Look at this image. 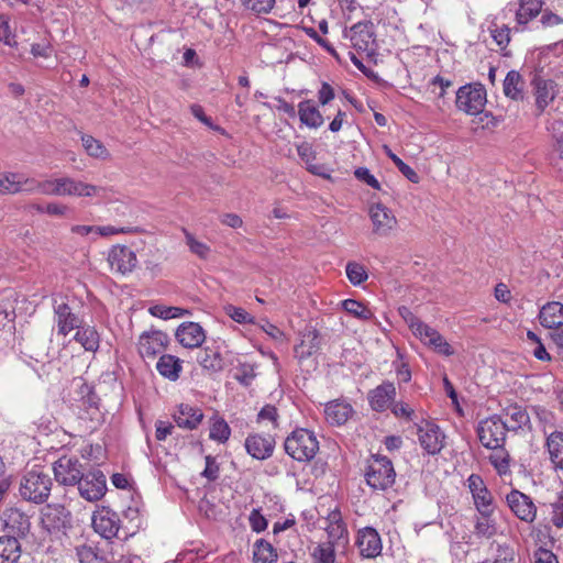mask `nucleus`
I'll return each mask as SVG.
<instances>
[{
    "instance_id": "57",
    "label": "nucleus",
    "mask_w": 563,
    "mask_h": 563,
    "mask_svg": "<svg viewBox=\"0 0 563 563\" xmlns=\"http://www.w3.org/2000/svg\"><path fill=\"white\" fill-rule=\"evenodd\" d=\"M93 240L98 236H111L117 234H125L133 232L132 228L129 227H113V225H95Z\"/></svg>"
},
{
    "instance_id": "25",
    "label": "nucleus",
    "mask_w": 563,
    "mask_h": 563,
    "mask_svg": "<svg viewBox=\"0 0 563 563\" xmlns=\"http://www.w3.org/2000/svg\"><path fill=\"white\" fill-rule=\"evenodd\" d=\"M202 411L194 406L181 404L177 411L174 413V419L178 427L192 430L196 429L202 421Z\"/></svg>"
},
{
    "instance_id": "49",
    "label": "nucleus",
    "mask_w": 563,
    "mask_h": 563,
    "mask_svg": "<svg viewBox=\"0 0 563 563\" xmlns=\"http://www.w3.org/2000/svg\"><path fill=\"white\" fill-rule=\"evenodd\" d=\"M230 434L231 429L229 424L223 419H214L210 427V439L216 440L220 443H224L230 438Z\"/></svg>"
},
{
    "instance_id": "41",
    "label": "nucleus",
    "mask_w": 563,
    "mask_h": 563,
    "mask_svg": "<svg viewBox=\"0 0 563 563\" xmlns=\"http://www.w3.org/2000/svg\"><path fill=\"white\" fill-rule=\"evenodd\" d=\"M81 141L89 156L100 159H107L110 156L106 146L91 135H82Z\"/></svg>"
},
{
    "instance_id": "43",
    "label": "nucleus",
    "mask_w": 563,
    "mask_h": 563,
    "mask_svg": "<svg viewBox=\"0 0 563 563\" xmlns=\"http://www.w3.org/2000/svg\"><path fill=\"white\" fill-rule=\"evenodd\" d=\"M313 563H334L335 550L332 542H323L318 544L312 553Z\"/></svg>"
},
{
    "instance_id": "27",
    "label": "nucleus",
    "mask_w": 563,
    "mask_h": 563,
    "mask_svg": "<svg viewBox=\"0 0 563 563\" xmlns=\"http://www.w3.org/2000/svg\"><path fill=\"white\" fill-rule=\"evenodd\" d=\"M540 323L547 329H559L563 325V303L551 301L545 303L539 312Z\"/></svg>"
},
{
    "instance_id": "38",
    "label": "nucleus",
    "mask_w": 563,
    "mask_h": 563,
    "mask_svg": "<svg viewBox=\"0 0 563 563\" xmlns=\"http://www.w3.org/2000/svg\"><path fill=\"white\" fill-rule=\"evenodd\" d=\"M547 446L551 461L563 470V432H552L548 437Z\"/></svg>"
},
{
    "instance_id": "45",
    "label": "nucleus",
    "mask_w": 563,
    "mask_h": 563,
    "mask_svg": "<svg viewBox=\"0 0 563 563\" xmlns=\"http://www.w3.org/2000/svg\"><path fill=\"white\" fill-rule=\"evenodd\" d=\"M76 555L79 563H104L106 559L98 552V549L82 544L76 548Z\"/></svg>"
},
{
    "instance_id": "24",
    "label": "nucleus",
    "mask_w": 563,
    "mask_h": 563,
    "mask_svg": "<svg viewBox=\"0 0 563 563\" xmlns=\"http://www.w3.org/2000/svg\"><path fill=\"white\" fill-rule=\"evenodd\" d=\"M245 449L247 453L257 460L268 459L274 451V440L260 434L249 435L245 440Z\"/></svg>"
},
{
    "instance_id": "36",
    "label": "nucleus",
    "mask_w": 563,
    "mask_h": 563,
    "mask_svg": "<svg viewBox=\"0 0 563 563\" xmlns=\"http://www.w3.org/2000/svg\"><path fill=\"white\" fill-rule=\"evenodd\" d=\"M278 555L275 548L264 539L257 540L253 545L254 563H277Z\"/></svg>"
},
{
    "instance_id": "37",
    "label": "nucleus",
    "mask_w": 563,
    "mask_h": 563,
    "mask_svg": "<svg viewBox=\"0 0 563 563\" xmlns=\"http://www.w3.org/2000/svg\"><path fill=\"white\" fill-rule=\"evenodd\" d=\"M75 340L80 343L86 351L95 352L99 347V333L90 325H80L75 334Z\"/></svg>"
},
{
    "instance_id": "29",
    "label": "nucleus",
    "mask_w": 563,
    "mask_h": 563,
    "mask_svg": "<svg viewBox=\"0 0 563 563\" xmlns=\"http://www.w3.org/2000/svg\"><path fill=\"white\" fill-rule=\"evenodd\" d=\"M157 372L170 382H176L183 371V361L170 354H163L156 363Z\"/></svg>"
},
{
    "instance_id": "58",
    "label": "nucleus",
    "mask_w": 563,
    "mask_h": 563,
    "mask_svg": "<svg viewBox=\"0 0 563 563\" xmlns=\"http://www.w3.org/2000/svg\"><path fill=\"white\" fill-rule=\"evenodd\" d=\"M428 346L431 347L435 353L444 356H451L454 354V349L440 333L430 342Z\"/></svg>"
},
{
    "instance_id": "8",
    "label": "nucleus",
    "mask_w": 563,
    "mask_h": 563,
    "mask_svg": "<svg viewBox=\"0 0 563 563\" xmlns=\"http://www.w3.org/2000/svg\"><path fill=\"white\" fill-rule=\"evenodd\" d=\"M76 485L80 497L90 503L100 500L107 492V479L101 471L84 474Z\"/></svg>"
},
{
    "instance_id": "60",
    "label": "nucleus",
    "mask_w": 563,
    "mask_h": 563,
    "mask_svg": "<svg viewBox=\"0 0 563 563\" xmlns=\"http://www.w3.org/2000/svg\"><path fill=\"white\" fill-rule=\"evenodd\" d=\"M0 42H3L8 46H14L15 40L10 30L9 20L4 16H0Z\"/></svg>"
},
{
    "instance_id": "48",
    "label": "nucleus",
    "mask_w": 563,
    "mask_h": 563,
    "mask_svg": "<svg viewBox=\"0 0 563 563\" xmlns=\"http://www.w3.org/2000/svg\"><path fill=\"white\" fill-rule=\"evenodd\" d=\"M496 522L492 515H481L475 522V533L479 537L492 538L496 533Z\"/></svg>"
},
{
    "instance_id": "42",
    "label": "nucleus",
    "mask_w": 563,
    "mask_h": 563,
    "mask_svg": "<svg viewBox=\"0 0 563 563\" xmlns=\"http://www.w3.org/2000/svg\"><path fill=\"white\" fill-rule=\"evenodd\" d=\"M489 449L493 451L489 455L490 463L499 474H506L509 471V453L505 450L504 445Z\"/></svg>"
},
{
    "instance_id": "26",
    "label": "nucleus",
    "mask_w": 563,
    "mask_h": 563,
    "mask_svg": "<svg viewBox=\"0 0 563 563\" xmlns=\"http://www.w3.org/2000/svg\"><path fill=\"white\" fill-rule=\"evenodd\" d=\"M352 406L340 400L329 401L324 408L325 420L333 426L344 424L352 416Z\"/></svg>"
},
{
    "instance_id": "19",
    "label": "nucleus",
    "mask_w": 563,
    "mask_h": 563,
    "mask_svg": "<svg viewBox=\"0 0 563 563\" xmlns=\"http://www.w3.org/2000/svg\"><path fill=\"white\" fill-rule=\"evenodd\" d=\"M55 322L58 334L66 336L73 330L79 329L82 320L76 314L65 301L54 302Z\"/></svg>"
},
{
    "instance_id": "18",
    "label": "nucleus",
    "mask_w": 563,
    "mask_h": 563,
    "mask_svg": "<svg viewBox=\"0 0 563 563\" xmlns=\"http://www.w3.org/2000/svg\"><path fill=\"white\" fill-rule=\"evenodd\" d=\"M346 37L350 38L352 46L358 52L368 55L375 52V37L371 23L354 24L346 34Z\"/></svg>"
},
{
    "instance_id": "31",
    "label": "nucleus",
    "mask_w": 563,
    "mask_h": 563,
    "mask_svg": "<svg viewBox=\"0 0 563 563\" xmlns=\"http://www.w3.org/2000/svg\"><path fill=\"white\" fill-rule=\"evenodd\" d=\"M536 106L539 112H542L554 99V85L550 80L536 78L533 80Z\"/></svg>"
},
{
    "instance_id": "2",
    "label": "nucleus",
    "mask_w": 563,
    "mask_h": 563,
    "mask_svg": "<svg viewBox=\"0 0 563 563\" xmlns=\"http://www.w3.org/2000/svg\"><path fill=\"white\" fill-rule=\"evenodd\" d=\"M52 479L48 474L42 471L27 472L20 485L21 496L35 504L44 503L51 493Z\"/></svg>"
},
{
    "instance_id": "4",
    "label": "nucleus",
    "mask_w": 563,
    "mask_h": 563,
    "mask_svg": "<svg viewBox=\"0 0 563 563\" xmlns=\"http://www.w3.org/2000/svg\"><path fill=\"white\" fill-rule=\"evenodd\" d=\"M486 102V90L481 84H468L460 87L456 91V107L466 114L482 113Z\"/></svg>"
},
{
    "instance_id": "40",
    "label": "nucleus",
    "mask_w": 563,
    "mask_h": 563,
    "mask_svg": "<svg viewBox=\"0 0 563 563\" xmlns=\"http://www.w3.org/2000/svg\"><path fill=\"white\" fill-rule=\"evenodd\" d=\"M153 317H157L164 320L176 319L184 316L190 314L189 310L179 307H172L165 305H155L148 309Z\"/></svg>"
},
{
    "instance_id": "11",
    "label": "nucleus",
    "mask_w": 563,
    "mask_h": 563,
    "mask_svg": "<svg viewBox=\"0 0 563 563\" xmlns=\"http://www.w3.org/2000/svg\"><path fill=\"white\" fill-rule=\"evenodd\" d=\"M419 443L428 454H438L443 448L444 434L440 428L427 420L416 422Z\"/></svg>"
},
{
    "instance_id": "22",
    "label": "nucleus",
    "mask_w": 563,
    "mask_h": 563,
    "mask_svg": "<svg viewBox=\"0 0 563 563\" xmlns=\"http://www.w3.org/2000/svg\"><path fill=\"white\" fill-rule=\"evenodd\" d=\"M33 187L34 179L27 178L23 174L8 173L0 175V194L2 195H14Z\"/></svg>"
},
{
    "instance_id": "47",
    "label": "nucleus",
    "mask_w": 563,
    "mask_h": 563,
    "mask_svg": "<svg viewBox=\"0 0 563 563\" xmlns=\"http://www.w3.org/2000/svg\"><path fill=\"white\" fill-rule=\"evenodd\" d=\"M346 277L354 286H358L368 278L367 271L364 265L357 262H349L345 267Z\"/></svg>"
},
{
    "instance_id": "7",
    "label": "nucleus",
    "mask_w": 563,
    "mask_h": 563,
    "mask_svg": "<svg viewBox=\"0 0 563 563\" xmlns=\"http://www.w3.org/2000/svg\"><path fill=\"white\" fill-rule=\"evenodd\" d=\"M91 525L96 533L110 540L118 536L121 520L119 515L109 507H99L92 514Z\"/></svg>"
},
{
    "instance_id": "33",
    "label": "nucleus",
    "mask_w": 563,
    "mask_h": 563,
    "mask_svg": "<svg viewBox=\"0 0 563 563\" xmlns=\"http://www.w3.org/2000/svg\"><path fill=\"white\" fill-rule=\"evenodd\" d=\"M21 545L14 537H0V563H18Z\"/></svg>"
},
{
    "instance_id": "17",
    "label": "nucleus",
    "mask_w": 563,
    "mask_h": 563,
    "mask_svg": "<svg viewBox=\"0 0 563 563\" xmlns=\"http://www.w3.org/2000/svg\"><path fill=\"white\" fill-rule=\"evenodd\" d=\"M168 344V335L159 330L144 332L139 339V353L143 358H154Z\"/></svg>"
},
{
    "instance_id": "39",
    "label": "nucleus",
    "mask_w": 563,
    "mask_h": 563,
    "mask_svg": "<svg viewBox=\"0 0 563 563\" xmlns=\"http://www.w3.org/2000/svg\"><path fill=\"white\" fill-rule=\"evenodd\" d=\"M199 364L209 371L218 372L223 368V360L221 354L212 349H205L198 356Z\"/></svg>"
},
{
    "instance_id": "15",
    "label": "nucleus",
    "mask_w": 563,
    "mask_h": 563,
    "mask_svg": "<svg viewBox=\"0 0 563 563\" xmlns=\"http://www.w3.org/2000/svg\"><path fill=\"white\" fill-rule=\"evenodd\" d=\"M7 537L24 538L31 528L30 518L18 508H8L1 516Z\"/></svg>"
},
{
    "instance_id": "5",
    "label": "nucleus",
    "mask_w": 563,
    "mask_h": 563,
    "mask_svg": "<svg viewBox=\"0 0 563 563\" xmlns=\"http://www.w3.org/2000/svg\"><path fill=\"white\" fill-rule=\"evenodd\" d=\"M509 429L500 416L494 415L482 420L477 427L479 442L485 448H497L505 444L506 434Z\"/></svg>"
},
{
    "instance_id": "28",
    "label": "nucleus",
    "mask_w": 563,
    "mask_h": 563,
    "mask_svg": "<svg viewBox=\"0 0 563 563\" xmlns=\"http://www.w3.org/2000/svg\"><path fill=\"white\" fill-rule=\"evenodd\" d=\"M78 418L89 423L86 426L87 429H96L101 421V412L97 406L95 395H88L87 398L81 399L80 411Z\"/></svg>"
},
{
    "instance_id": "61",
    "label": "nucleus",
    "mask_w": 563,
    "mask_h": 563,
    "mask_svg": "<svg viewBox=\"0 0 563 563\" xmlns=\"http://www.w3.org/2000/svg\"><path fill=\"white\" fill-rule=\"evenodd\" d=\"M355 177L364 183H366L372 188L379 190L380 184L379 181L374 177V175L371 174V172L365 167H360L354 173Z\"/></svg>"
},
{
    "instance_id": "23",
    "label": "nucleus",
    "mask_w": 563,
    "mask_h": 563,
    "mask_svg": "<svg viewBox=\"0 0 563 563\" xmlns=\"http://www.w3.org/2000/svg\"><path fill=\"white\" fill-rule=\"evenodd\" d=\"M396 396V387L393 383H384L369 393L371 407L376 411H384L390 407Z\"/></svg>"
},
{
    "instance_id": "63",
    "label": "nucleus",
    "mask_w": 563,
    "mask_h": 563,
    "mask_svg": "<svg viewBox=\"0 0 563 563\" xmlns=\"http://www.w3.org/2000/svg\"><path fill=\"white\" fill-rule=\"evenodd\" d=\"M534 563H559L556 555L552 551L543 548H539L534 552Z\"/></svg>"
},
{
    "instance_id": "21",
    "label": "nucleus",
    "mask_w": 563,
    "mask_h": 563,
    "mask_svg": "<svg viewBox=\"0 0 563 563\" xmlns=\"http://www.w3.org/2000/svg\"><path fill=\"white\" fill-rule=\"evenodd\" d=\"M175 335L177 341L186 349L199 347L206 340L205 330L196 322L181 323Z\"/></svg>"
},
{
    "instance_id": "20",
    "label": "nucleus",
    "mask_w": 563,
    "mask_h": 563,
    "mask_svg": "<svg viewBox=\"0 0 563 563\" xmlns=\"http://www.w3.org/2000/svg\"><path fill=\"white\" fill-rule=\"evenodd\" d=\"M356 545L361 555L366 559L378 556L383 549L380 537L372 527H366L358 531Z\"/></svg>"
},
{
    "instance_id": "30",
    "label": "nucleus",
    "mask_w": 563,
    "mask_h": 563,
    "mask_svg": "<svg viewBox=\"0 0 563 563\" xmlns=\"http://www.w3.org/2000/svg\"><path fill=\"white\" fill-rule=\"evenodd\" d=\"M300 122L308 128L317 129L323 124V117L311 100H303L298 104Z\"/></svg>"
},
{
    "instance_id": "54",
    "label": "nucleus",
    "mask_w": 563,
    "mask_h": 563,
    "mask_svg": "<svg viewBox=\"0 0 563 563\" xmlns=\"http://www.w3.org/2000/svg\"><path fill=\"white\" fill-rule=\"evenodd\" d=\"M490 34L494 42L503 49L510 42V30L507 25L493 24L490 26Z\"/></svg>"
},
{
    "instance_id": "59",
    "label": "nucleus",
    "mask_w": 563,
    "mask_h": 563,
    "mask_svg": "<svg viewBox=\"0 0 563 563\" xmlns=\"http://www.w3.org/2000/svg\"><path fill=\"white\" fill-rule=\"evenodd\" d=\"M206 467L202 471L201 475L206 477L208 481H216L219 477L220 467L216 462V459L211 455L206 456Z\"/></svg>"
},
{
    "instance_id": "12",
    "label": "nucleus",
    "mask_w": 563,
    "mask_h": 563,
    "mask_svg": "<svg viewBox=\"0 0 563 563\" xmlns=\"http://www.w3.org/2000/svg\"><path fill=\"white\" fill-rule=\"evenodd\" d=\"M506 501L512 514L521 521L532 523L536 520L537 506L528 495L512 489L507 494Z\"/></svg>"
},
{
    "instance_id": "13",
    "label": "nucleus",
    "mask_w": 563,
    "mask_h": 563,
    "mask_svg": "<svg viewBox=\"0 0 563 563\" xmlns=\"http://www.w3.org/2000/svg\"><path fill=\"white\" fill-rule=\"evenodd\" d=\"M107 261L111 271L125 275L137 266L136 254L126 245H113L109 252Z\"/></svg>"
},
{
    "instance_id": "50",
    "label": "nucleus",
    "mask_w": 563,
    "mask_h": 563,
    "mask_svg": "<svg viewBox=\"0 0 563 563\" xmlns=\"http://www.w3.org/2000/svg\"><path fill=\"white\" fill-rule=\"evenodd\" d=\"M186 244L188 245L191 253L198 257L206 260L210 254V247L206 243L198 241L194 234L184 229Z\"/></svg>"
},
{
    "instance_id": "35",
    "label": "nucleus",
    "mask_w": 563,
    "mask_h": 563,
    "mask_svg": "<svg viewBox=\"0 0 563 563\" xmlns=\"http://www.w3.org/2000/svg\"><path fill=\"white\" fill-rule=\"evenodd\" d=\"M525 81L521 75L516 70H510L504 80V93L512 100L523 98Z\"/></svg>"
},
{
    "instance_id": "10",
    "label": "nucleus",
    "mask_w": 563,
    "mask_h": 563,
    "mask_svg": "<svg viewBox=\"0 0 563 563\" xmlns=\"http://www.w3.org/2000/svg\"><path fill=\"white\" fill-rule=\"evenodd\" d=\"M467 487L479 515H493L495 509L494 497L485 485L483 478L477 474H471L467 478Z\"/></svg>"
},
{
    "instance_id": "1",
    "label": "nucleus",
    "mask_w": 563,
    "mask_h": 563,
    "mask_svg": "<svg viewBox=\"0 0 563 563\" xmlns=\"http://www.w3.org/2000/svg\"><path fill=\"white\" fill-rule=\"evenodd\" d=\"M286 453L298 462L311 461L319 451L316 434L303 428L294 430L284 443Z\"/></svg>"
},
{
    "instance_id": "53",
    "label": "nucleus",
    "mask_w": 563,
    "mask_h": 563,
    "mask_svg": "<svg viewBox=\"0 0 563 563\" xmlns=\"http://www.w3.org/2000/svg\"><path fill=\"white\" fill-rule=\"evenodd\" d=\"M257 422L276 428L278 426V412L275 406H264L257 415Z\"/></svg>"
},
{
    "instance_id": "62",
    "label": "nucleus",
    "mask_w": 563,
    "mask_h": 563,
    "mask_svg": "<svg viewBox=\"0 0 563 563\" xmlns=\"http://www.w3.org/2000/svg\"><path fill=\"white\" fill-rule=\"evenodd\" d=\"M249 521L252 530L255 532H262L267 528V520L257 509L252 510Z\"/></svg>"
},
{
    "instance_id": "64",
    "label": "nucleus",
    "mask_w": 563,
    "mask_h": 563,
    "mask_svg": "<svg viewBox=\"0 0 563 563\" xmlns=\"http://www.w3.org/2000/svg\"><path fill=\"white\" fill-rule=\"evenodd\" d=\"M552 507V522L555 527H563V501L559 499L551 505Z\"/></svg>"
},
{
    "instance_id": "14",
    "label": "nucleus",
    "mask_w": 563,
    "mask_h": 563,
    "mask_svg": "<svg viewBox=\"0 0 563 563\" xmlns=\"http://www.w3.org/2000/svg\"><path fill=\"white\" fill-rule=\"evenodd\" d=\"M368 214L373 224V233L377 236H388L397 227L395 214L382 203L371 206Z\"/></svg>"
},
{
    "instance_id": "52",
    "label": "nucleus",
    "mask_w": 563,
    "mask_h": 563,
    "mask_svg": "<svg viewBox=\"0 0 563 563\" xmlns=\"http://www.w3.org/2000/svg\"><path fill=\"white\" fill-rule=\"evenodd\" d=\"M388 157L395 163L401 174L412 183L419 181L418 174L406 163H404L396 154H394L387 146L384 147Z\"/></svg>"
},
{
    "instance_id": "16",
    "label": "nucleus",
    "mask_w": 563,
    "mask_h": 563,
    "mask_svg": "<svg viewBox=\"0 0 563 563\" xmlns=\"http://www.w3.org/2000/svg\"><path fill=\"white\" fill-rule=\"evenodd\" d=\"M63 196L77 198H104L106 188L71 177H62Z\"/></svg>"
},
{
    "instance_id": "44",
    "label": "nucleus",
    "mask_w": 563,
    "mask_h": 563,
    "mask_svg": "<svg viewBox=\"0 0 563 563\" xmlns=\"http://www.w3.org/2000/svg\"><path fill=\"white\" fill-rule=\"evenodd\" d=\"M341 305L347 313L360 320H369L373 318V312L357 300L345 299L341 302Z\"/></svg>"
},
{
    "instance_id": "56",
    "label": "nucleus",
    "mask_w": 563,
    "mask_h": 563,
    "mask_svg": "<svg viewBox=\"0 0 563 563\" xmlns=\"http://www.w3.org/2000/svg\"><path fill=\"white\" fill-rule=\"evenodd\" d=\"M225 313L238 323H253V317L243 308L228 305L224 307Z\"/></svg>"
},
{
    "instance_id": "51",
    "label": "nucleus",
    "mask_w": 563,
    "mask_h": 563,
    "mask_svg": "<svg viewBox=\"0 0 563 563\" xmlns=\"http://www.w3.org/2000/svg\"><path fill=\"white\" fill-rule=\"evenodd\" d=\"M242 5L256 13V14H267L269 13L274 5L276 0H240Z\"/></svg>"
},
{
    "instance_id": "6",
    "label": "nucleus",
    "mask_w": 563,
    "mask_h": 563,
    "mask_svg": "<svg viewBox=\"0 0 563 563\" xmlns=\"http://www.w3.org/2000/svg\"><path fill=\"white\" fill-rule=\"evenodd\" d=\"M70 519V512L62 505H46L41 512L42 526L52 534L65 533Z\"/></svg>"
},
{
    "instance_id": "55",
    "label": "nucleus",
    "mask_w": 563,
    "mask_h": 563,
    "mask_svg": "<svg viewBox=\"0 0 563 563\" xmlns=\"http://www.w3.org/2000/svg\"><path fill=\"white\" fill-rule=\"evenodd\" d=\"M412 334L417 339H419L421 341V343H423L424 345L428 346L430 344V342L435 336H438L439 332L434 328H432L429 324H427L423 321H421V323L418 324V327L415 329Z\"/></svg>"
},
{
    "instance_id": "32",
    "label": "nucleus",
    "mask_w": 563,
    "mask_h": 563,
    "mask_svg": "<svg viewBox=\"0 0 563 563\" xmlns=\"http://www.w3.org/2000/svg\"><path fill=\"white\" fill-rule=\"evenodd\" d=\"M542 0H520L516 12V21L519 25H526L529 21L542 12Z\"/></svg>"
},
{
    "instance_id": "46",
    "label": "nucleus",
    "mask_w": 563,
    "mask_h": 563,
    "mask_svg": "<svg viewBox=\"0 0 563 563\" xmlns=\"http://www.w3.org/2000/svg\"><path fill=\"white\" fill-rule=\"evenodd\" d=\"M26 191H38L44 195H54V196H63L62 189V177L45 181H36L34 179V187L32 189H26Z\"/></svg>"
},
{
    "instance_id": "3",
    "label": "nucleus",
    "mask_w": 563,
    "mask_h": 563,
    "mask_svg": "<svg viewBox=\"0 0 563 563\" xmlns=\"http://www.w3.org/2000/svg\"><path fill=\"white\" fill-rule=\"evenodd\" d=\"M367 484L379 490L389 488L395 483L396 473L393 463L385 456H373L365 473Z\"/></svg>"
},
{
    "instance_id": "9",
    "label": "nucleus",
    "mask_w": 563,
    "mask_h": 563,
    "mask_svg": "<svg viewBox=\"0 0 563 563\" xmlns=\"http://www.w3.org/2000/svg\"><path fill=\"white\" fill-rule=\"evenodd\" d=\"M55 479L65 486H75L82 477V465L76 456H62L53 464Z\"/></svg>"
},
{
    "instance_id": "34",
    "label": "nucleus",
    "mask_w": 563,
    "mask_h": 563,
    "mask_svg": "<svg viewBox=\"0 0 563 563\" xmlns=\"http://www.w3.org/2000/svg\"><path fill=\"white\" fill-rule=\"evenodd\" d=\"M500 417L509 431L518 430L529 421V416L526 410L517 405L508 406Z\"/></svg>"
}]
</instances>
